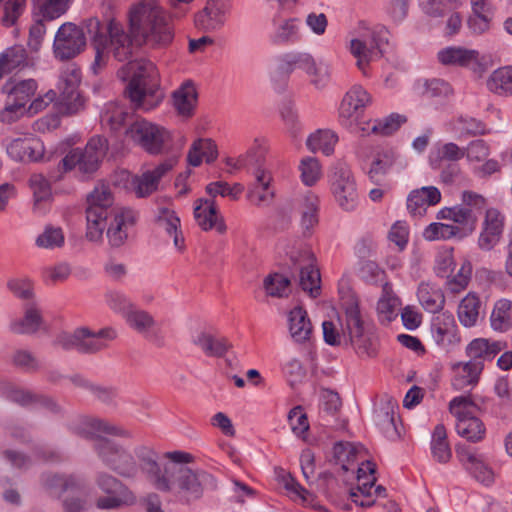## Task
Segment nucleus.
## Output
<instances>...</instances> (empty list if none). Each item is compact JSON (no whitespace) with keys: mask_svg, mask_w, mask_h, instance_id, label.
<instances>
[{"mask_svg":"<svg viewBox=\"0 0 512 512\" xmlns=\"http://www.w3.org/2000/svg\"><path fill=\"white\" fill-rule=\"evenodd\" d=\"M80 433L95 439L93 450L104 467L123 479H135L141 474L155 490L170 493L180 502L189 504L200 499L204 486L213 483V477L193 470L186 464L193 456L186 452L158 453L153 447L138 443L127 446L103 435L131 439L130 430L108 420L86 417L81 422Z\"/></svg>","mask_w":512,"mask_h":512,"instance_id":"f257e3e1","label":"nucleus"},{"mask_svg":"<svg viewBox=\"0 0 512 512\" xmlns=\"http://www.w3.org/2000/svg\"><path fill=\"white\" fill-rule=\"evenodd\" d=\"M340 309L336 322L322 323L324 341L332 346L350 345L360 357H374L376 345L363 319L359 298L349 289L340 290Z\"/></svg>","mask_w":512,"mask_h":512,"instance_id":"f03ea898","label":"nucleus"},{"mask_svg":"<svg viewBox=\"0 0 512 512\" xmlns=\"http://www.w3.org/2000/svg\"><path fill=\"white\" fill-rule=\"evenodd\" d=\"M130 31L138 44L164 47L174 38V30L167 12L158 0H141L129 10Z\"/></svg>","mask_w":512,"mask_h":512,"instance_id":"7ed1b4c3","label":"nucleus"},{"mask_svg":"<svg viewBox=\"0 0 512 512\" xmlns=\"http://www.w3.org/2000/svg\"><path fill=\"white\" fill-rule=\"evenodd\" d=\"M85 27L95 50V59L91 66L95 74L107 65L110 54L118 61H126L132 57V40L116 20L101 23L97 18H90Z\"/></svg>","mask_w":512,"mask_h":512,"instance_id":"20e7f679","label":"nucleus"},{"mask_svg":"<svg viewBox=\"0 0 512 512\" xmlns=\"http://www.w3.org/2000/svg\"><path fill=\"white\" fill-rule=\"evenodd\" d=\"M123 80L129 79L126 91L137 109L150 111L162 101L159 93L158 73L155 65L148 60L129 61L119 71Z\"/></svg>","mask_w":512,"mask_h":512,"instance_id":"39448f33","label":"nucleus"},{"mask_svg":"<svg viewBox=\"0 0 512 512\" xmlns=\"http://www.w3.org/2000/svg\"><path fill=\"white\" fill-rule=\"evenodd\" d=\"M80 81V70L74 66L67 67L60 75L57 86L58 92L50 90L44 96L35 98L29 107V111L37 113L49 103L57 100L65 113L78 112L84 105V99L78 91Z\"/></svg>","mask_w":512,"mask_h":512,"instance_id":"423d86ee","label":"nucleus"},{"mask_svg":"<svg viewBox=\"0 0 512 512\" xmlns=\"http://www.w3.org/2000/svg\"><path fill=\"white\" fill-rule=\"evenodd\" d=\"M110 188L99 184L87 195L86 238L90 242L100 243L107 227L109 215L116 209Z\"/></svg>","mask_w":512,"mask_h":512,"instance_id":"0eeeda50","label":"nucleus"},{"mask_svg":"<svg viewBox=\"0 0 512 512\" xmlns=\"http://www.w3.org/2000/svg\"><path fill=\"white\" fill-rule=\"evenodd\" d=\"M117 338V332L112 327L97 331L88 327H79L73 333H61L56 338V344L64 350L75 349L83 354H96L109 347V343Z\"/></svg>","mask_w":512,"mask_h":512,"instance_id":"6e6552de","label":"nucleus"},{"mask_svg":"<svg viewBox=\"0 0 512 512\" xmlns=\"http://www.w3.org/2000/svg\"><path fill=\"white\" fill-rule=\"evenodd\" d=\"M449 411L456 418L458 435L470 442H479L485 436V426L478 417L481 409L475 403L472 395H461L449 403Z\"/></svg>","mask_w":512,"mask_h":512,"instance_id":"1a4fd4ad","label":"nucleus"},{"mask_svg":"<svg viewBox=\"0 0 512 512\" xmlns=\"http://www.w3.org/2000/svg\"><path fill=\"white\" fill-rule=\"evenodd\" d=\"M95 486L104 494L96 500V507L101 510H115L136 502L134 492L118 477L99 470L94 475Z\"/></svg>","mask_w":512,"mask_h":512,"instance_id":"9d476101","label":"nucleus"},{"mask_svg":"<svg viewBox=\"0 0 512 512\" xmlns=\"http://www.w3.org/2000/svg\"><path fill=\"white\" fill-rule=\"evenodd\" d=\"M128 140L152 155L161 154L171 140V135L164 127L143 118L132 120L125 131Z\"/></svg>","mask_w":512,"mask_h":512,"instance_id":"9b49d317","label":"nucleus"},{"mask_svg":"<svg viewBox=\"0 0 512 512\" xmlns=\"http://www.w3.org/2000/svg\"><path fill=\"white\" fill-rule=\"evenodd\" d=\"M388 31L384 27L366 29L350 42V52L357 59V67L365 74L370 62L381 58L388 46Z\"/></svg>","mask_w":512,"mask_h":512,"instance_id":"f8f14e48","label":"nucleus"},{"mask_svg":"<svg viewBox=\"0 0 512 512\" xmlns=\"http://www.w3.org/2000/svg\"><path fill=\"white\" fill-rule=\"evenodd\" d=\"M38 85L34 79H10L2 86L7 95L5 108L0 112V120L6 123L16 121L23 113L25 105L34 97Z\"/></svg>","mask_w":512,"mask_h":512,"instance_id":"ddd939ff","label":"nucleus"},{"mask_svg":"<svg viewBox=\"0 0 512 512\" xmlns=\"http://www.w3.org/2000/svg\"><path fill=\"white\" fill-rule=\"evenodd\" d=\"M295 68L303 70L309 78L310 84L318 90L328 86L331 80V68L325 62H317L315 58L306 52L287 54L284 57L280 69L290 74Z\"/></svg>","mask_w":512,"mask_h":512,"instance_id":"4468645a","label":"nucleus"},{"mask_svg":"<svg viewBox=\"0 0 512 512\" xmlns=\"http://www.w3.org/2000/svg\"><path fill=\"white\" fill-rule=\"evenodd\" d=\"M108 149L107 140L100 136L89 140L84 150L74 149L63 159L62 164L65 170L78 167L82 173H93L97 170L100 161L106 155Z\"/></svg>","mask_w":512,"mask_h":512,"instance_id":"2eb2a0df","label":"nucleus"},{"mask_svg":"<svg viewBox=\"0 0 512 512\" xmlns=\"http://www.w3.org/2000/svg\"><path fill=\"white\" fill-rule=\"evenodd\" d=\"M86 47V36L83 28L72 23L62 24L54 37L53 55L59 61H68L81 54Z\"/></svg>","mask_w":512,"mask_h":512,"instance_id":"dca6fc26","label":"nucleus"},{"mask_svg":"<svg viewBox=\"0 0 512 512\" xmlns=\"http://www.w3.org/2000/svg\"><path fill=\"white\" fill-rule=\"evenodd\" d=\"M330 189L335 201L345 211H352L358 203V191L352 171L345 163H337L330 174Z\"/></svg>","mask_w":512,"mask_h":512,"instance_id":"f3484780","label":"nucleus"},{"mask_svg":"<svg viewBox=\"0 0 512 512\" xmlns=\"http://www.w3.org/2000/svg\"><path fill=\"white\" fill-rule=\"evenodd\" d=\"M290 260L295 269L299 270V284L301 288L309 292L313 297L319 294L320 272L315 265V255L309 248H304L290 255Z\"/></svg>","mask_w":512,"mask_h":512,"instance_id":"a211bd4d","label":"nucleus"},{"mask_svg":"<svg viewBox=\"0 0 512 512\" xmlns=\"http://www.w3.org/2000/svg\"><path fill=\"white\" fill-rule=\"evenodd\" d=\"M112 217L107 228V238L111 247L119 248L125 244L130 230L138 220V212L126 207H117L110 215Z\"/></svg>","mask_w":512,"mask_h":512,"instance_id":"6ab92c4d","label":"nucleus"},{"mask_svg":"<svg viewBox=\"0 0 512 512\" xmlns=\"http://www.w3.org/2000/svg\"><path fill=\"white\" fill-rule=\"evenodd\" d=\"M372 97L362 86H353L343 97L339 107L341 125L351 128L364 109L370 105Z\"/></svg>","mask_w":512,"mask_h":512,"instance_id":"aec40b11","label":"nucleus"},{"mask_svg":"<svg viewBox=\"0 0 512 512\" xmlns=\"http://www.w3.org/2000/svg\"><path fill=\"white\" fill-rule=\"evenodd\" d=\"M231 9L230 0H207L205 7L195 16V25L205 32L220 30Z\"/></svg>","mask_w":512,"mask_h":512,"instance_id":"412c9836","label":"nucleus"},{"mask_svg":"<svg viewBox=\"0 0 512 512\" xmlns=\"http://www.w3.org/2000/svg\"><path fill=\"white\" fill-rule=\"evenodd\" d=\"M255 182L249 187L247 199L258 208L268 207L274 200V190L271 187L272 175L270 171L260 164V158L256 161V168L252 171Z\"/></svg>","mask_w":512,"mask_h":512,"instance_id":"4be33fe9","label":"nucleus"},{"mask_svg":"<svg viewBox=\"0 0 512 512\" xmlns=\"http://www.w3.org/2000/svg\"><path fill=\"white\" fill-rule=\"evenodd\" d=\"M504 230V217L494 209L486 210L482 229L477 241L479 249L482 251H491L501 240Z\"/></svg>","mask_w":512,"mask_h":512,"instance_id":"5701e85b","label":"nucleus"},{"mask_svg":"<svg viewBox=\"0 0 512 512\" xmlns=\"http://www.w3.org/2000/svg\"><path fill=\"white\" fill-rule=\"evenodd\" d=\"M438 59L444 65L470 68L480 73L483 70L482 57L477 50L465 47H447L438 52Z\"/></svg>","mask_w":512,"mask_h":512,"instance_id":"b1692460","label":"nucleus"},{"mask_svg":"<svg viewBox=\"0 0 512 512\" xmlns=\"http://www.w3.org/2000/svg\"><path fill=\"white\" fill-rule=\"evenodd\" d=\"M194 217L198 226L204 231L215 229L223 234L227 229L214 199H198L195 202Z\"/></svg>","mask_w":512,"mask_h":512,"instance_id":"393cba45","label":"nucleus"},{"mask_svg":"<svg viewBox=\"0 0 512 512\" xmlns=\"http://www.w3.org/2000/svg\"><path fill=\"white\" fill-rule=\"evenodd\" d=\"M441 200V193L435 186H425L410 192L407 198V209L413 216H422L429 206Z\"/></svg>","mask_w":512,"mask_h":512,"instance_id":"a878e982","label":"nucleus"},{"mask_svg":"<svg viewBox=\"0 0 512 512\" xmlns=\"http://www.w3.org/2000/svg\"><path fill=\"white\" fill-rule=\"evenodd\" d=\"M288 330L294 342L304 344L309 342L313 334V326L302 307L293 308L288 314Z\"/></svg>","mask_w":512,"mask_h":512,"instance_id":"bb28decb","label":"nucleus"},{"mask_svg":"<svg viewBox=\"0 0 512 512\" xmlns=\"http://www.w3.org/2000/svg\"><path fill=\"white\" fill-rule=\"evenodd\" d=\"M124 319L132 330L144 335L153 342L159 340V337L153 332L157 321L150 312L134 305L132 309L128 310Z\"/></svg>","mask_w":512,"mask_h":512,"instance_id":"cd10ccee","label":"nucleus"},{"mask_svg":"<svg viewBox=\"0 0 512 512\" xmlns=\"http://www.w3.org/2000/svg\"><path fill=\"white\" fill-rule=\"evenodd\" d=\"M41 485L50 494L56 495L58 498L67 491L82 489V483L78 477L50 472L41 475Z\"/></svg>","mask_w":512,"mask_h":512,"instance_id":"c85d7f7f","label":"nucleus"},{"mask_svg":"<svg viewBox=\"0 0 512 512\" xmlns=\"http://www.w3.org/2000/svg\"><path fill=\"white\" fill-rule=\"evenodd\" d=\"M505 347L506 344L503 342H490L487 339L478 338L468 344L466 354L470 358V362H476L484 366V361H491Z\"/></svg>","mask_w":512,"mask_h":512,"instance_id":"c756f323","label":"nucleus"},{"mask_svg":"<svg viewBox=\"0 0 512 512\" xmlns=\"http://www.w3.org/2000/svg\"><path fill=\"white\" fill-rule=\"evenodd\" d=\"M452 370V386L456 390H464L478 383L483 365L470 361L458 362L453 365Z\"/></svg>","mask_w":512,"mask_h":512,"instance_id":"7c9ffc66","label":"nucleus"},{"mask_svg":"<svg viewBox=\"0 0 512 512\" xmlns=\"http://www.w3.org/2000/svg\"><path fill=\"white\" fill-rule=\"evenodd\" d=\"M7 153L16 161H37L42 156V145L32 138L14 139L8 144Z\"/></svg>","mask_w":512,"mask_h":512,"instance_id":"2f4dec72","label":"nucleus"},{"mask_svg":"<svg viewBox=\"0 0 512 512\" xmlns=\"http://www.w3.org/2000/svg\"><path fill=\"white\" fill-rule=\"evenodd\" d=\"M193 344L209 357H222L232 347L225 337H217L206 331L198 332L193 337Z\"/></svg>","mask_w":512,"mask_h":512,"instance_id":"473e14b6","label":"nucleus"},{"mask_svg":"<svg viewBox=\"0 0 512 512\" xmlns=\"http://www.w3.org/2000/svg\"><path fill=\"white\" fill-rule=\"evenodd\" d=\"M432 337L444 349H449L459 343L457 329L452 317L447 316L441 321L437 318L432 324Z\"/></svg>","mask_w":512,"mask_h":512,"instance_id":"72a5a7b5","label":"nucleus"},{"mask_svg":"<svg viewBox=\"0 0 512 512\" xmlns=\"http://www.w3.org/2000/svg\"><path fill=\"white\" fill-rule=\"evenodd\" d=\"M173 105L178 114L184 117L192 116L196 103L197 91L191 81L184 82L173 92Z\"/></svg>","mask_w":512,"mask_h":512,"instance_id":"f704fd0d","label":"nucleus"},{"mask_svg":"<svg viewBox=\"0 0 512 512\" xmlns=\"http://www.w3.org/2000/svg\"><path fill=\"white\" fill-rule=\"evenodd\" d=\"M417 296L422 307L429 313H437L445 304L444 294L438 286L429 282H421Z\"/></svg>","mask_w":512,"mask_h":512,"instance_id":"c9c22d12","label":"nucleus"},{"mask_svg":"<svg viewBox=\"0 0 512 512\" xmlns=\"http://www.w3.org/2000/svg\"><path fill=\"white\" fill-rule=\"evenodd\" d=\"M131 119L128 109L117 102L107 103L101 113V124L112 131H118Z\"/></svg>","mask_w":512,"mask_h":512,"instance_id":"e433bc0d","label":"nucleus"},{"mask_svg":"<svg viewBox=\"0 0 512 512\" xmlns=\"http://www.w3.org/2000/svg\"><path fill=\"white\" fill-rule=\"evenodd\" d=\"M448 130L454 133L458 139L485 134V125L472 117L459 116L448 124Z\"/></svg>","mask_w":512,"mask_h":512,"instance_id":"4c0bfd02","label":"nucleus"},{"mask_svg":"<svg viewBox=\"0 0 512 512\" xmlns=\"http://www.w3.org/2000/svg\"><path fill=\"white\" fill-rule=\"evenodd\" d=\"M318 206L319 199L316 195L309 193L303 197L300 205V225L305 236H310L318 224Z\"/></svg>","mask_w":512,"mask_h":512,"instance_id":"58836bf2","label":"nucleus"},{"mask_svg":"<svg viewBox=\"0 0 512 512\" xmlns=\"http://www.w3.org/2000/svg\"><path fill=\"white\" fill-rule=\"evenodd\" d=\"M27 65L28 56L23 46L15 45L7 48L0 54V80L14 69Z\"/></svg>","mask_w":512,"mask_h":512,"instance_id":"ea45409f","label":"nucleus"},{"mask_svg":"<svg viewBox=\"0 0 512 512\" xmlns=\"http://www.w3.org/2000/svg\"><path fill=\"white\" fill-rule=\"evenodd\" d=\"M218 156L217 146L211 139H198L194 141L189 149L187 160L191 166L197 167L201 164L202 158L207 163L213 162Z\"/></svg>","mask_w":512,"mask_h":512,"instance_id":"a19ab883","label":"nucleus"},{"mask_svg":"<svg viewBox=\"0 0 512 512\" xmlns=\"http://www.w3.org/2000/svg\"><path fill=\"white\" fill-rule=\"evenodd\" d=\"M406 117L397 113L384 117L382 119H375L366 123L367 127H361L363 132H371L378 136H389L399 129V127L406 122Z\"/></svg>","mask_w":512,"mask_h":512,"instance_id":"79ce46f5","label":"nucleus"},{"mask_svg":"<svg viewBox=\"0 0 512 512\" xmlns=\"http://www.w3.org/2000/svg\"><path fill=\"white\" fill-rule=\"evenodd\" d=\"M337 141L338 137L333 131L317 130L307 138L306 146L313 153L322 152L329 156L333 153Z\"/></svg>","mask_w":512,"mask_h":512,"instance_id":"37998d69","label":"nucleus"},{"mask_svg":"<svg viewBox=\"0 0 512 512\" xmlns=\"http://www.w3.org/2000/svg\"><path fill=\"white\" fill-rule=\"evenodd\" d=\"M447 213L450 220L458 224L457 227L460 230L459 237L471 234L475 230L478 215L472 208L459 206L454 207V210H448Z\"/></svg>","mask_w":512,"mask_h":512,"instance_id":"c03bdc74","label":"nucleus"},{"mask_svg":"<svg viewBox=\"0 0 512 512\" xmlns=\"http://www.w3.org/2000/svg\"><path fill=\"white\" fill-rule=\"evenodd\" d=\"M398 409L397 403L391 400L382 403L375 412V420L377 425L381 427L384 433L389 437L398 436L395 415Z\"/></svg>","mask_w":512,"mask_h":512,"instance_id":"a18cd8bd","label":"nucleus"},{"mask_svg":"<svg viewBox=\"0 0 512 512\" xmlns=\"http://www.w3.org/2000/svg\"><path fill=\"white\" fill-rule=\"evenodd\" d=\"M480 300L475 294H468L458 306V319L465 327H472L479 317Z\"/></svg>","mask_w":512,"mask_h":512,"instance_id":"49530a36","label":"nucleus"},{"mask_svg":"<svg viewBox=\"0 0 512 512\" xmlns=\"http://www.w3.org/2000/svg\"><path fill=\"white\" fill-rule=\"evenodd\" d=\"M488 89L498 95H512V68L495 70L487 80Z\"/></svg>","mask_w":512,"mask_h":512,"instance_id":"de8ad7c7","label":"nucleus"},{"mask_svg":"<svg viewBox=\"0 0 512 512\" xmlns=\"http://www.w3.org/2000/svg\"><path fill=\"white\" fill-rule=\"evenodd\" d=\"M122 178L130 180L132 191L139 198L148 197L158 190L159 184L153 179L147 171L142 175H130L128 172L122 173Z\"/></svg>","mask_w":512,"mask_h":512,"instance_id":"09e8293b","label":"nucleus"},{"mask_svg":"<svg viewBox=\"0 0 512 512\" xmlns=\"http://www.w3.org/2000/svg\"><path fill=\"white\" fill-rule=\"evenodd\" d=\"M395 162V153L392 150L378 152L373 159L368 176L374 183H379Z\"/></svg>","mask_w":512,"mask_h":512,"instance_id":"8fccbe9b","label":"nucleus"},{"mask_svg":"<svg viewBox=\"0 0 512 512\" xmlns=\"http://www.w3.org/2000/svg\"><path fill=\"white\" fill-rule=\"evenodd\" d=\"M433 457L440 463H447L451 458V449L447 441L444 425L438 424L433 432L431 441Z\"/></svg>","mask_w":512,"mask_h":512,"instance_id":"3c124183","label":"nucleus"},{"mask_svg":"<svg viewBox=\"0 0 512 512\" xmlns=\"http://www.w3.org/2000/svg\"><path fill=\"white\" fill-rule=\"evenodd\" d=\"M42 323L40 311L35 305L26 308L24 318L11 323V330L17 334L35 333Z\"/></svg>","mask_w":512,"mask_h":512,"instance_id":"603ef678","label":"nucleus"},{"mask_svg":"<svg viewBox=\"0 0 512 512\" xmlns=\"http://www.w3.org/2000/svg\"><path fill=\"white\" fill-rule=\"evenodd\" d=\"M491 326L497 331H506L512 325L511 302L501 299L496 302L491 314Z\"/></svg>","mask_w":512,"mask_h":512,"instance_id":"864d4df0","label":"nucleus"},{"mask_svg":"<svg viewBox=\"0 0 512 512\" xmlns=\"http://www.w3.org/2000/svg\"><path fill=\"white\" fill-rule=\"evenodd\" d=\"M300 178L306 186L315 185L322 177V167L315 157H304L299 163Z\"/></svg>","mask_w":512,"mask_h":512,"instance_id":"5fc2aeb1","label":"nucleus"},{"mask_svg":"<svg viewBox=\"0 0 512 512\" xmlns=\"http://www.w3.org/2000/svg\"><path fill=\"white\" fill-rule=\"evenodd\" d=\"M154 221L156 225L168 234L175 233L180 228V218L171 206H158L155 210Z\"/></svg>","mask_w":512,"mask_h":512,"instance_id":"6e6d98bb","label":"nucleus"},{"mask_svg":"<svg viewBox=\"0 0 512 512\" xmlns=\"http://www.w3.org/2000/svg\"><path fill=\"white\" fill-rule=\"evenodd\" d=\"M65 236L60 227L47 225L44 231L39 234L35 240V244L43 249H56L64 245Z\"/></svg>","mask_w":512,"mask_h":512,"instance_id":"4d7b16f0","label":"nucleus"},{"mask_svg":"<svg viewBox=\"0 0 512 512\" xmlns=\"http://www.w3.org/2000/svg\"><path fill=\"white\" fill-rule=\"evenodd\" d=\"M362 450L363 447L359 444L340 441L335 443L333 447V454L337 462L342 464V469L347 471V464L354 462L357 459V455Z\"/></svg>","mask_w":512,"mask_h":512,"instance_id":"13d9d810","label":"nucleus"},{"mask_svg":"<svg viewBox=\"0 0 512 512\" xmlns=\"http://www.w3.org/2000/svg\"><path fill=\"white\" fill-rule=\"evenodd\" d=\"M43 19L54 20L68 9L70 0H33Z\"/></svg>","mask_w":512,"mask_h":512,"instance_id":"bf43d9fd","label":"nucleus"},{"mask_svg":"<svg viewBox=\"0 0 512 512\" xmlns=\"http://www.w3.org/2000/svg\"><path fill=\"white\" fill-rule=\"evenodd\" d=\"M297 18L284 20L275 30L274 41L276 43L296 42L300 39V28Z\"/></svg>","mask_w":512,"mask_h":512,"instance_id":"052dcab7","label":"nucleus"},{"mask_svg":"<svg viewBox=\"0 0 512 512\" xmlns=\"http://www.w3.org/2000/svg\"><path fill=\"white\" fill-rule=\"evenodd\" d=\"M460 230L455 225L444 223H431L424 232L423 237L428 241L446 240L458 236Z\"/></svg>","mask_w":512,"mask_h":512,"instance_id":"680f3d73","label":"nucleus"},{"mask_svg":"<svg viewBox=\"0 0 512 512\" xmlns=\"http://www.w3.org/2000/svg\"><path fill=\"white\" fill-rule=\"evenodd\" d=\"M464 147H459L454 142H447L442 144L437 149V159H431V165L433 168H440L441 161L447 160L451 162H456L465 157Z\"/></svg>","mask_w":512,"mask_h":512,"instance_id":"e2e57ef3","label":"nucleus"},{"mask_svg":"<svg viewBox=\"0 0 512 512\" xmlns=\"http://www.w3.org/2000/svg\"><path fill=\"white\" fill-rule=\"evenodd\" d=\"M423 11L431 17H443L457 7L456 0H420Z\"/></svg>","mask_w":512,"mask_h":512,"instance_id":"0e129e2a","label":"nucleus"},{"mask_svg":"<svg viewBox=\"0 0 512 512\" xmlns=\"http://www.w3.org/2000/svg\"><path fill=\"white\" fill-rule=\"evenodd\" d=\"M289 284V279L278 273L270 274L264 279L265 291L272 297L286 296Z\"/></svg>","mask_w":512,"mask_h":512,"instance_id":"69168bd1","label":"nucleus"},{"mask_svg":"<svg viewBox=\"0 0 512 512\" xmlns=\"http://www.w3.org/2000/svg\"><path fill=\"white\" fill-rule=\"evenodd\" d=\"M104 299L109 309L122 314L124 318L128 310L135 305L125 294L115 290L106 292Z\"/></svg>","mask_w":512,"mask_h":512,"instance_id":"338daca9","label":"nucleus"},{"mask_svg":"<svg viewBox=\"0 0 512 512\" xmlns=\"http://www.w3.org/2000/svg\"><path fill=\"white\" fill-rule=\"evenodd\" d=\"M7 288L20 299L29 300L33 297V284L26 276L10 278L7 281Z\"/></svg>","mask_w":512,"mask_h":512,"instance_id":"774afa93","label":"nucleus"}]
</instances>
